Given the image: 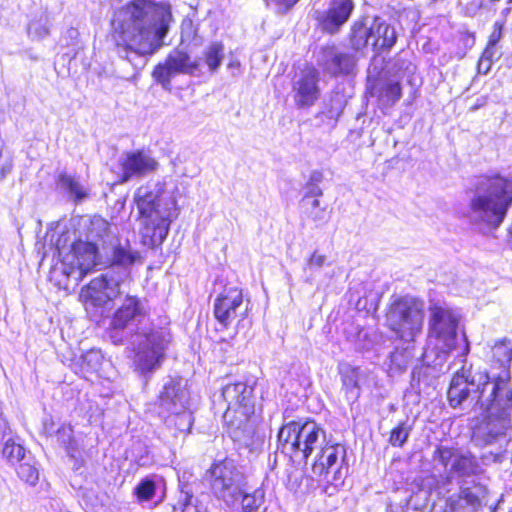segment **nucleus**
I'll return each instance as SVG.
<instances>
[{
    "label": "nucleus",
    "mask_w": 512,
    "mask_h": 512,
    "mask_svg": "<svg viewBox=\"0 0 512 512\" xmlns=\"http://www.w3.org/2000/svg\"><path fill=\"white\" fill-rule=\"evenodd\" d=\"M142 301L127 295L114 312L107 333L115 345L129 342L135 352L134 363L141 374L152 373L161 366L171 335L166 328L146 322Z\"/></svg>",
    "instance_id": "1"
},
{
    "label": "nucleus",
    "mask_w": 512,
    "mask_h": 512,
    "mask_svg": "<svg viewBox=\"0 0 512 512\" xmlns=\"http://www.w3.org/2000/svg\"><path fill=\"white\" fill-rule=\"evenodd\" d=\"M122 43L117 53L135 69L146 65V56L161 45L172 21L169 3L135 0L125 5L119 13Z\"/></svg>",
    "instance_id": "2"
},
{
    "label": "nucleus",
    "mask_w": 512,
    "mask_h": 512,
    "mask_svg": "<svg viewBox=\"0 0 512 512\" xmlns=\"http://www.w3.org/2000/svg\"><path fill=\"white\" fill-rule=\"evenodd\" d=\"M500 378V382L487 386L486 391L470 390L459 377H453L448 389V400L453 408L473 410L476 407L486 415L475 426L472 442L479 447L508 443L507 430L511 428L512 388Z\"/></svg>",
    "instance_id": "3"
},
{
    "label": "nucleus",
    "mask_w": 512,
    "mask_h": 512,
    "mask_svg": "<svg viewBox=\"0 0 512 512\" xmlns=\"http://www.w3.org/2000/svg\"><path fill=\"white\" fill-rule=\"evenodd\" d=\"M278 449L291 457L307 460L317 452L312 465L317 476L327 475L339 458H345L346 449L341 444L326 441L325 430L315 421H292L282 426L278 433Z\"/></svg>",
    "instance_id": "4"
},
{
    "label": "nucleus",
    "mask_w": 512,
    "mask_h": 512,
    "mask_svg": "<svg viewBox=\"0 0 512 512\" xmlns=\"http://www.w3.org/2000/svg\"><path fill=\"white\" fill-rule=\"evenodd\" d=\"M466 217L472 224L497 228L512 204V179L477 177L468 191Z\"/></svg>",
    "instance_id": "5"
},
{
    "label": "nucleus",
    "mask_w": 512,
    "mask_h": 512,
    "mask_svg": "<svg viewBox=\"0 0 512 512\" xmlns=\"http://www.w3.org/2000/svg\"><path fill=\"white\" fill-rule=\"evenodd\" d=\"M143 234L153 244L162 243L169 232L170 224L177 216L176 200L165 189V184L155 183L140 186L134 194Z\"/></svg>",
    "instance_id": "6"
},
{
    "label": "nucleus",
    "mask_w": 512,
    "mask_h": 512,
    "mask_svg": "<svg viewBox=\"0 0 512 512\" xmlns=\"http://www.w3.org/2000/svg\"><path fill=\"white\" fill-rule=\"evenodd\" d=\"M459 320L460 315L447 305L430 306L427 346L421 355L422 363L434 369L443 367L457 347Z\"/></svg>",
    "instance_id": "7"
},
{
    "label": "nucleus",
    "mask_w": 512,
    "mask_h": 512,
    "mask_svg": "<svg viewBox=\"0 0 512 512\" xmlns=\"http://www.w3.org/2000/svg\"><path fill=\"white\" fill-rule=\"evenodd\" d=\"M252 396L253 388L245 382L228 383L222 388L220 397L226 404L223 419L234 440H241L251 432L249 418L254 413Z\"/></svg>",
    "instance_id": "8"
},
{
    "label": "nucleus",
    "mask_w": 512,
    "mask_h": 512,
    "mask_svg": "<svg viewBox=\"0 0 512 512\" xmlns=\"http://www.w3.org/2000/svg\"><path fill=\"white\" fill-rule=\"evenodd\" d=\"M110 224L100 216L91 219L87 228V241H78L73 244V266L63 272L78 283L83 277L97 264L98 259V241L103 244L109 241Z\"/></svg>",
    "instance_id": "9"
},
{
    "label": "nucleus",
    "mask_w": 512,
    "mask_h": 512,
    "mask_svg": "<svg viewBox=\"0 0 512 512\" xmlns=\"http://www.w3.org/2000/svg\"><path fill=\"white\" fill-rule=\"evenodd\" d=\"M206 478L217 500L227 507H234L240 502L247 478L234 460L225 458L213 463L206 472Z\"/></svg>",
    "instance_id": "10"
},
{
    "label": "nucleus",
    "mask_w": 512,
    "mask_h": 512,
    "mask_svg": "<svg viewBox=\"0 0 512 512\" xmlns=\"http://www.w3.org/2000/svg\"><path fill=\"white\" fill-rule=\"evenodd\" d=\"M424 323L423 302L409 296L394 300L386 313V325L405 343L415 342L422 333Z\"/></svg>",
    "instance_id": "11"
},
{
    "label": "nucleus",
    "mask_w": 512,
    "mask_h": 512,
    "mask_svg": "<svg viewBox=\"0 0 512 512\" xmlns=\"http://www.w3.org/2000/svg\"><path fill=\"white\" fill-rule=\"evenodd\" d=\"M434 459L446 469V476L438 482L439 493H448L451 485H466L467 479L475 477L482 472L477 458L469 451L462 452L450 447L439 446L434 451Z\"/></svg>",
    "instance_id": "12"
},
{
    "label": "nucleus",
    "mask_w": 512,
    "mask_h": 512,
    "mask_svg": "<svg viewBox=\"0 0 512 512\" xmlns=\"http://www.w3.org/2000/svg\"><path fill=\"white\" fill-rule=\"evenodd\" d=\"M126 280L125 270L118 273L107 270L99 277L93 278L86 287L82 288L80 293L86 309L90 307L103 308L116 299L122 293L121 286Z\"/></svg>",
    "instance_id": "13"
},
{
    "label": "nucleus",
    "mask_w": 512,
    "mask_h": 512,
    "mask_svg": "<svg viewBox=\"0 0 512 512\" xmlns=\"http://www.w3.org/2000/svg\"><path fill=\"white\" fill-rule=\"evenodd\" d=\"M159 163L150 151L139 149L121 154L118 158L116 170L117 182L127 183L134 179H141L156 172Z\"/></svg>",
    "instance_id": "14"
},
{
    "label": "nucleus",
    "mask_w": 512,
    "mask_h": 512,
    "mask_svg": "<svg viewBox=\"0 0 512 512\" xmlns=\"http://www.w3.org/2000/svg\"><path fill=\"white\" fill-rule=\"evenodd\" d=\"M249 300L244 304L242 289L227 287L214 300L213 314L221 329H227L237 319L239 322L247 317Z\"/></svg>",
    "instance_id": "15"
},
{
    "label": "nucleus",
    "mask_w": 512,
    "mask_h": 512,
    "mask_svg": "<svg viewBox=\"0 0 512 512\" xmlns=\"http://www.w3.org/2000/svg\"><path fill=\"white\" fill-rule=\"evenodd\" d=\"M198 67L197 61L192 60L186 51L176 48L169 53L164 63L154 68L152 75L164 89L170 90L172 78L178 74L193 75Z\"/></svg>",
    "instance_id": "16"
},
{
    "label": "nucleus",
    "mask_w": 512,
    "mask_h": 512,
    "mask_svg": "<svg viewBox=\"0 0 512 512\" xmlns=\"http://www.w3.org/2000/svg\"><path fill=\"white\" fill-rule=\"evenodd\" d=\"M292 96L298 108L313 106L320 96L319 72L306 67L296 72L292 79Z\"/></svg>",
    "instance_id": "17"
},
{
    "label": "nucleus",
    "mask_w": 512,
    "mask_h": 512,
    "mask_svg": "<svg viewBox=\"0 0 512 512\" xmlns=\"http://www.w3.org/2000/svg\"><path fill=\"white\" fill-rule=\"evenodd\" d=\"M317 62L327 73L339 76L352 74L357 59L353 52L332 45L321 48Z\"/></svg>",
    "instance_id": "18"
},
{
    "label": "nucleus",
    "mask_w": 512,
    "mask_h": 512,
    "mask_svg": "<svg viewBox=\"0 0 512 512\" xmlns=\"http://www.w3.org/2000/svg\"><path fill=\"white\" fill-rule=\"evenodd\" d=\"M353 9V0H330L327 10L315 11L314 17L322 31L334 34L348 21Z\"/></svg>",
    "instance_id": "19"
},
{
    "label": "nucleus",
    "mask_w": 512,
    "mask_h": 512,
    "mask_svg": "<svg viewBox=\"0 0 512 512\" xmlns=\"http://www.w3.org/2000/svg\"><path fill=\"white\" fill-rule=\"evenodd\" d=\"M182 378L170 377L159 394L160 407L170 413H179L188 407L189 391Z\"/></svg>",
    "instance_id": "20"
},
{
    "label": "nucleus",
    "mask_w": 512,
    "mask_h": 512,
    "mask_svg": "<svg viewBox=\"0 0 512 512\" xmlns=\"http://www.w3.org/2000/svg\"><path fill=\"white\" fill-rule=\"evenodd\" d=\"M458 486L459 493L446 499L445 512H475L480 505L478 494L470 487Z\"/></svg>",
    "instance_id": "21"
},
{
    "label": "nucleus",
    "mask_w": 512,
    "mask_h": 512,
    "mask_svg": "<svg viewBox=\"0 0 512 512\" xmlns=\"http://www.w3.org/2000/svg\"><path fill=\"white\" fill-rule=\"evenodd\" d=\"M339 372L347 400L355 402L360 396V385L366 376L365 370L346 363L340 365Z\"/></svg>",
    "instance_id": "22"
},
{
    "label": "nucleus",
    "mask_w": 512,
    "mask_h": 512,
    "mask_svg": "<svg viewBox=\"0 0 512 512\" xmlns=\"http://www.w3.org/2000/svg\"><path fill=\"white\" fill-rule=\"evenodd\" d=\"M368 29L371 45L375 51L390 49L396 43L395 29L385 21L376 18Z\"/></svg>",
    "instance_id": "23"
},
{
    "label": "nucleus",
    "mask_w": 512,
    "mask_h": 512,
    "mask_svg": "<svg viewBox=\"0 0 512 512\" xmlns=\"http://www.w3.org/2000/svg\"><path fill=\"white\" fill-rule=\"evenodd\" d=\"M139 259V252L132 250L129 245H117L113 249L112 264L108 271L118 273L122 270H125L128 278L130 275V267Z\"/></svg>",
    "instance_id": "24"
},
{
    "label": "nucleus",
    "mask_w": 512,
    "mask_h": 512,
    "mask_svg": "<svg viewBox=\"0 0 512 512\" xmlns=\"http://www.w3.org/2000/svg\"><path fill=\"white\" fill-rule=\"evenodd\" d=\"M374 94L378 97L380 103L383 105H394L402 95V88L400 86L399 80H380L374 87Z\"/></svg>",
    "instance_id": "25"
},
{
    "label": "nucleus",
    "mask_w": 512,
    "mask_h": 512,
    "mask_svg": "<svg viewBox=\"0 0 512 512\" xmlns=\"http://www.w3.org/2000/svg\"><path fill=\"white\" fill-rule=\"evenodd\" d=\"M102 360L103 355L100 350L86 351L74 363L75 372L86 378L88 373L96 372L100 368Z\"/></svg>",
    "instance_id": "26"
},
{
    "label": "nucleus",
    "mask_w": 512,
    "mask_h": 512,
    "mask_svg": "<svg viewBox=\"0 0 512 512\" xmlns=\"http://www.w3.org/2000/svg\"><path fill=\"white\" fill-rule=\"evenodd\" d=\"M241 507L243 512H265V491L262 488H256L252 492H248L247 485L245 492L242 494Z\"/></svg>",
    "instance_id": "27"
},
{
    "label": "nucleus",
    "mask_w": 512,
    "mask_h": 512,
    "mask_svg": "<svg viewBox=\"0 0 512 512\" xmlns=\"http://www.w3.org/2000/svg\"><path fill=\"white\" fill-rule=\"evenodd\" d=\"M58 185L77 202L82 201L88 197L87 189L79 182L77 178L67 173H61L59 175Z\"/></svg>",
    "instance_id": "28"
},
{
    "label": "nucleus",
    "mask_w": 512,
    "mask_h": 512,
    "mask_svg": "<svg viewBox=\"0 0 512 512\" xmlns=\"http://www.w3.org/2000/svg\"><path fill=\"white\" fill-rule=\"evenodd\" d=\"M162 481L161 477L151 475L143 478L134 488L133 494L139 503L151 500L156 492L157 485Z\"/></svg>",
    "instance_id": "29"
},
{
    "label": "nucleus",
    "mask_w": 512,
    "mask_h": 512,
    "mask_svg": "<svg viewBox=\"0 0 512 512\" xmlns=\"http://www.w3.org/2000/svg\"><path fill=\"white\" fill-rule=\"evenodd\" d=\"M405 344V347H397L390 354L391 365L397 370L405 369L415 357V342Z\"/></svg>",
    "instance_id": "30"
},
{
    "label": "nucleus",
    "mask_w": 512,
    "mask_h": 512,
    "mask_svg": "<svg viewBox=\"0 0 512 512\" xmlns=\"http://www.w3.org/2000/svg\"><path fill=\"white\" fill-rule=\"evenodd\" d=\"M204 61L210 71H216L224 58V46L221 43H211L204 51Z\"/></svg>",
    "instance_id": "31"
},
{
    "label": "nucleus",
    "mask_w": 512,
    "mask_h": 512,
    "mask_svg": "<svg viewBox=\"0 0 512 512\" xmlns=\"http://www.w3.org/2000/svg\"><path fill=\"white\" fill-rule=\"evenodd\" d=\"M18 477L25 483L34 486L39 480V471L35 467L32 459L23 460L17 467Z\"/></svg>",
    "instance_id": "32"
},
{
    "label": "nucleus",
    "mask_w": 512,
    "mask_h": 512,
    "mask_svg": "<svg viewBox=\"0 0 512 512\" xmlns=\"http://www.w3.org/2000/svg\"><path fill=\"white\" fill-rule=\"evenodd\" d=\"M3 456L12 464L21 462L26 458V451L24 447L16 443L13 439L6 440L3 450Z\"/></svg>",
    "instance_id": "33"
},
{
    "label": "nucleus",
    "mask_w": 512,
    "mask_h": 512,
    "mask_svg": "<svg viewBox=\"0 0 512 512\" xmlns=\"http://www.w3.org/2000/svg\"><path fill=\"white\" fill-rule=\"evenodd\" d=\"M168 422L169 424H173L175 429L179 432L188 433L193 424V416L187 407L184 411H180L179 413H171Z\"/></svg>",
    "instance_id": "34"
},
{
    "label": "nucleus",
    "mask_w": 512,
    "mask_h": 512,
    "mask_svg": "<svg viewBox=\"0 0 512 512\" xmlns=\"http://www.w3.org/2000/svg\"><path fill=\"white\" fill-rule=\"evenodd\" d=\"M181 512H207L204 505L188 490H182L179 498Z\"/></svg>",
    "instance_id": "35"
},
{
    "label": "nucleus",
    "mask_w": 512,
    "mask_h": 512,
    "mask_svg": "<svg viewBox=\"0 0 512 512\" xmlns=\"http://www.w3.org/2000/svg\"><path fill=\"white\" fill-rule=\"evenodd\" d=\"M412 430L411 425H409L406 421L399 423L390 434L389 443L394 447H402Z\"/></svg>",
    "instance_id": "36"
},
{
    "label": "nucleus",
    "mask_w": 512,
    "mask_h": 512,
    "mask_svg": "<svg viewBox=\"0 0 512 512\" xmlns=\"http://www.w3.org/2000/svg\"><path fill=\"white\" fill-rule=\"evenodd\" d=\"M351 45L356 51L365 48L371 43L369 29L365 26H354L351 34Z\"/></svg>",
    "instance_id": "37"
},
{
    "label": "nucleus",
    "mask_w": 512,
    "mask_h": 512,
    "mask_svg": "<svg viewBox=\"0 0 512 512\" xmlns=\"http://www.w3.org/2000/svg\"><path fill=\"white\" fill-rule=\"evenodd\" d=\"M57 440L66 448L68 454L76 450V443L73 438V429L71 425L63 424L56 431Z\"/></svg>",
    "instance_id": "38"
},
{
    "label": "nucleus",
    "mask_w": 512,
    "mask_h": 512,
    "mask_svg": "<svg viewBox=\"0 0 512 512\" xmlns=\"http://www.w3.org/2000/svg\"><path fill=\"white\" fill-rule=\"evenodd\" d=\"M28 35L32 39L40 40L49 35V28L46 22L32 21L28 26Z\"/></svg>",
    "instance_id": "39"
},
{
    "label": "nucleus",
    "mask_w": 512,
    "mask_h": 512,
    "mask_svg": "<svg viewBox=\"0 0 512 512\" xmlns=\"http://www.w3.org/2000/svg\"><path fill=\"white\" fill-rule=\"evenodd\" d=\"M302 206L305 207L306 212L313 221L318 222L324 219V210L318 209L320 206L318 199L311 198L308 200V204Z\"/></svg>",
    "instance_id": "40"
},
{
    "label": "nucleus",
    "mask_w": 512,
    "mask_h": 512,
    "mask_svg": "<svg viewBox=\"0 0 512 512\" xmlns=\"http://www.w3.org/2000/svg\"><path fill=\"white\" fill-rule=\"evenodd\" d=\"M13 158L9 151H0V180H3L12 170Z\"/></svg>",
    "instance_id": "41"
},
{
    "label": "nucleus",
    "mask_w": 512,
    "mask_h": 512,
    "mask_svg": "<svg viewBox=\"0 0 512 512\" xmlns=\"http://www.w3.org/2000/svg\"><path fill=\"white\" fill-rule=\"evenodd\" d=\"M305 194L301 200V205L308 204V200L311 198H317L323 195L322 189L319 187V185H313L306 183L305 185Z\"/></svg>",
    "instance_id": "42"
},
{
    "label": "nucleus",
    "mask_w": 512,
    "mask_h": 512,
    "mask_svg": "<svg viewBox=\"0 0 512 512\" xmlns=\"http://www.w3.org/2000/svg\"><path fill=\"white\" fill-rule=\"evenodd\" d=\"M326 261V256L319 254L317 251H315L310 258L307 260V269L310 270H316L323 267Z\"/></svg>",
    "instance_id": "43"
},
{
    "label": "nucleus",
    "mask_w": 512,
    "mask_h": 512,
    "mask_svg": "<svg viewBox=\"0 0 512 512\" xmlns=\"http://www.w3.org/2000/svg\"><path fill=\"white\" fill-rule=\"evenodd\" d=\"M299 0H266L267 4H274L276 10L279 13L287 12L292 6H294Z\"/></svg>",
    "instance_id": "44"
},
{
    "label": "nucleus",
    "mask_w": 512,
    "mask_h": 512,
    "mask_svg": "<svg viewBox=\"0 0 512 512\" xmlns=\"http://www.w3.org/2000/svg\"><path fill=\"white\" fill-rule=\"evenodd\" d=\"M500 56H501V52L499 51L497 46H493V45H489V44H487V47L485 48V50L483 51V53L481 55V57H483L484 59L491 60V61L499 59Z\"/></svg>",
    "instance_id": "45"
},
{
    "label": "nucleus",
    "mask_w": 512,
    "mask_h": 512,
    "mask_svg": "<svg viewBox=\"0 0 512 512\" xmlns=\"http://www.w3.org/2000/svg\"><path fill=\"white\" fill-rule=\"evenodd\" d=\"M502 37V25L496 22L493 26V31L489 36V45L497 46V43Z\"/></svg>",
    "instance_id": "46"
},
{
    "label": "nucleus",
    "mask_w": 512,
    "mask_h": 512,
    "mask_svg": "<svg viewBox=\"0 0 512 512\" xmlns=\"http://www.w3.org/2000/svg\"><path fill=\"white\" fill-rule=\"evenodd\" d=\"M423 365L425 366V368H424V367H420V368H415V369L413 370V372H412V382H413V383H412V386H415V383H416V382H417V383H418V385H419V384H420L421 377H422V376H425V374H426V372H427V369H428L429 367H428L427 365H425L424 363H423ZM431 368L434 370V368H433V367H431ZM440 370H441V368H440V369H439V368L435 369V371H440Z\"/></svg>",
    "instance_id": "47"
},
{
    "label": "nucleus",
    "mask_w": 512,
    "mask_h": 512,
    "mask_svg": "<svg viewBox=\"0 0 512 512\" xmlns=\"http://www.w3.org/2000/svg\"><path fill=\"white\" fill-rule=\"evenodd\" d=\"M492 63L493 61L480 57L477 65L478 72L481 74H487L491 69Z\"/></svg>",
    "instance_id": "48"
},
{
    "label": "nucleus",
    "mask_w": 512,
    "mask_h": 512,
    "mask_svg": "<svg viewBox=\"0 0 512 512\" xmlns=\"http://www.w3.org/2000/svg\"><path fill=\"white\" fill-rule=\"evenodd\" d=\"M322 180H323V173L319 170H314L311 172L307 183L313 184V185H319L322 182Z\"/></svg>",
    "instance_id": "49"
},
{
    "label": "nucleus",
    "mask_w": 512,
    "mask_h": 512,
    "mask_svg": "<svg viewBox=\"0 0 512 512\" xmlns=\"http://www.w3.org/2000/svg\"><path fill=\"white\" fill-rule=\"evenodd\" d=\"M462 341L464 342V346H463V348H462V351H461V354H460V355H461L462 357H465V356H467V354H468V353H469V351H470L469 342H468V340H467V338H466L465 334H463V336H462Z\"/></svg>",
    "instance_id": "50"
},
{
    "label": "nucleus",
    "mask_w": 512,
    "mask_h": 512,
    "mask_svg": "<svg viewBox=\"0 0 512 512\" xmlns=\"http://www.w3.org/2000/svg\"><path fill=\"white\" fill-rule=\"evenodd\" d=\"M68 34H69V36H70V37H72V38H73V37H76V36H77L78 31H77L76 29H74V28H70V29L68 30Z\"/></svg>",
    "instance_id": "51"
},
{
    "label": "nucleus",
    "mask_w": 512,
    "mask_h": 512,
    "mask_svg": "<svg viewBox=\"0 0 512 512\" xmlns=\"http://www.w3.org/2000/svg\"><path fill=\"white\" fill-rule=\"evenodd\" d=\"M398 64H400V61H397V62L395 63V66H398ZM403 65H404V62H403V61H401V66H400V67L402 68V66H403Z\"/></svg>",
    "instance_id": "52"
},
{
    "label": "nucleus",
    "mask_w": 512,
    "mask_h": 512,
    "mask_svg": "<svg viewBox=\"0 0 512 512\" xmlns=\"http://www.w3.org/2000/svg\"><path fill=\"white\" fill-rule=\"evenodd\" d=\"M45 429H46V432H47L48 434L53 433V431H52L50 428L45 427Z\"/></svg>",
    "instance_id": "53"
},
{
    "label": "nucleus",
    "mask_w": 512,
    "mask_h": 512,
    "mask_svg": "<svg viewBox=\"0 0 512 512\" xmlns=\"http://www.w3.org/2000/svg\"><path fill=\"white\" fill-rule=\"evenodd\" d=\"M498 457H499V454L497 453V454H495V455L493 456V460H494V461H497V460H498Z\"/></svg>",
    "instance_id": "54"
}]
</instances>
